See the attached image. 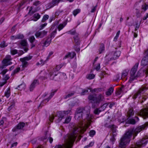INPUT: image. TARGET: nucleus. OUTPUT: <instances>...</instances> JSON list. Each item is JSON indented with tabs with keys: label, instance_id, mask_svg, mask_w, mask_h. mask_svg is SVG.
Wrapping results in <instances>:
<instances>
[{
	"label": "nucleus",
	"instance_id": "obj_1",
	"mask_svg": "<svg viewBox=\"0 0 148 148\" xmlns=\"http://www.w3.org/2000/svg\"><path fill=\"white\" fill-rule=\"evenodd\" d=\"M90 107H86L77 109L75 114V119L80 121L79 125L74 126L70 134L66 135L64 137V143L56 145L54 148H71L73 146L77 133H83L86 130L91 122L93 116L90 114Z\"/></svg>",
	"mask_w": 148,
	"mask_h": 148
},
{
	"label": "nucleus",
	"instance_id": "obj_2",
	"mask_svg": "<svg viewBox=\"0 0 148 148\" xmlns=\"http://www.w3.org/2000/svg\"><path fill=\"white\" fill-rule=\"evenodd\" d=\"M148 126V123L146 122L141 125L137 127L136 128H131L128 130L120 140L119 147L120 148H125L126 145L130 141V138L133 135L134 138L138 133L143 130L146 129Z\"/></svg>",
	"mask_w": 148,
	"mask_h": 148
},
{
	"label": "nucleus",
	"instance_id": "obj_3",
	"mask_svg": "<svg viewBox=\"0 0 148 148\" xmlns=\"http://www.w3.org/2000/svg\"><path fill=\"white\" fill-rule=\"evenodd\" d=\"M88 99L92 103V107L95 108L103 100L104 97L103 95L101 94L99 95L97 97H95L94 95H90L88 96Z\"/></svg>",
	"mask_w": 148,
	"mask_h": 148
},
{
	"label": "nucleus",
	"instance_id": "obj_4",
	"mask_svg": "<svg viewBox=\"0 0 148 148\" xmlns=\"http://www.w3.org/2000/svg\"><path fill=\"white\" fill-rule=\"evenodd\" d=\"M47 77L51 80L59 81L61 79L65 78L66 75L64 73H58V72H56L55 70H52Z\"/></svg>",
	"mask_w": 148,
	"mask_h": 148
},
{
	"label": "nucleus",
	"instance_id": "obj_5",
	"mask_svg": "<svg viewBox=\"0 0 148 148\" xmlns=\"http://www.w3.org/2000/svg\"><path fill=\"white\" fill-rule=\"evenodd\" d=\"M138 65V63H136L130 71V77L129 79V82H132L134 79H135L136 77L138 76V75L136 74V73L137 71Z\"/></svg>",
	"mask_w": 148,
	"mask_h": 148
},
{
	"label": "nucleus",
	"instance_id": "obj_6",
	"mask_svg": "<svg viewBox=\"0 0 148 148\" xmlns=\"http://www.w3.org/2000/svg\"><path fill=\"white\" fill-rule=\"evenodd\" d=\"M12 58H11L10 55H7L2 61L3 65L0 66V70L3 68L4 66H7L11 64L12 63L11 62V61L12 60Z\"/></svg>",
	"mask_w": 148,
	"mask_h": 148
},
{
	"label": "nucleus",
	"instance_id": "obj_7",
	"mask_svg": "<svg viewBox=\"0 0 148 148\" xmlns=\"http://www.w3.org/2000/svg\"><path fill=\"white\" fill-rule=\"evenodd\" d=\"M70 112V110H68L66 111H60L58 112L57 115L58 118V121L56 122L57 123L60 122L64 118V116L69 114Z\"/></svg>",
	"mask_w": 148,
	"mask_h": 148
},
{
	"label": "nucleus",
	"instance_id": "obj_8",
	"mask_svg": "<svg viewBox=\"0 0 148 148\" xmlns=\"http://www.w3.org/2000/svg\"><path fill=\"white\" fill-rule=\"evenodd\" d=\"M121 53L120 51H116L114 52L109 53L107 56L111 60H115L120 56Z\"/></svg>",
	"mask_w": 148,
	"mask_h": 148
},
{
	"label": "nucleus",
	"instance_id": "obj_9",
	"mask_svg": "<svg viewBox=\"0 0 148 148\" xmlns=\"http://www.w3.org/2000/svg\"><path fill=\"white\" fill-rule=\"evenodd\" d=\"M32 58V56H29L20 59V60L22 62V66L23 68H25L28 65L27 61L30 60Z\"/></svg>",
	"mask_w": 148,
	"mask_h": 148
},
{
	"label": "nucleus",
	"instance_id": "obj_10",
	"mask_svg": "<svg viewBox=\"0 0 148 148\" xmlns=\"http://www.w3.org/2000/svg\"><path fill=\"white\" fill-rule=\"evenodd\" d=\"M147 143L146 139L143 138L136 143L134 148H139L145 146Z\"/></svg>",
	"mask_w": 148,
	"mask_h": 148
},
{
	"label": "nucleus",
	"instance_id": "obj_11",
	"mask_svg": "<svg viewBox=\"0 0 148 148\" xmlns=\"http://www.w3.org/2000/svg\"><path fill=\"white\" fill-rule=\"evenodd\" d=\"M148 89V85H144L136 93L133 97V98L135 99L140 94V93H143V92L145 90Z\"/></svg>",
	"mask_w": 148,
	"mask_h": 148
},
{
	"label": "nucleus",
	"instance_id": "obj_12",
	"mask_svg": "<svg viewBox=\"0 0 148 148\" xmlns=\"http://www.w3.org/2000/svg\"><path fill=\"white\" fill-rule=\"evenodd\" d=\"M47 32L44 30L41 32H37L35 34V36L37 38H41L44 37L47 34Z\"/></svg>",
	"mask_w": 148,
	"mask_h": 148
},
{
	"label": "nucleus",
	"instance_id": "obj_13",
	"mask_svg": "<svg viewBox=\"0 0 148 148\" xmlns=\"http://www.w3.org/2000/svg\"><path fill=\"white\" fill-rule=\"evenodd\" d=\"M25 124L23 122L19 123L12 130L13 132L17 131L18 130L22 129L25 126Z\"/></svg>",
	"mask_w": 148,
	"mask_h": 148
},
{
	"label": "nucleus",
	"instance_id": "obj_14",
	"mask_svg": "<svg viewBox=\"0 0 148 148\" xmlns=\"http://www.w3.org/2000/svg\"><path fill=\"white\" fill-rule=\"evenodd\" d=\"M60 0H53L51 3L48 5L47 7V9L52 8L55 5H57L60 2Z\"/></svg>",
	"mask_w": 148,
	"mask_h": 148
},
{
	"label": "nucleus",
	"instance_id": "obj_15",
	"mask_svg": "<svg viewBox=\"0 0 148 148\" xmlns=\"http://www.w3.org/2000/svg\"><path fill=\"white\" fill-rule=\"evenodd\" d=\"M148 64V56H145L142 59L141 62V65L145 66Z\"/></svg>",
	"mask_w": 148,
	"mask_h": 148
},
{
	"label": "nucleus",
	"instance_id": "obj_16",
	"mask_svg": "<svg viewBox=\"0 0 148 148\" xmlns=\"http://www.w3.org/2000/svg\"><path fill=\"white\" fill-rule=\"evenodd\" d=\"M38 84V81L37 80L35 79L34 80L30 86L29 89L30 91H32L35 86Z\"/></svg>",
	"mask_w": 148,
	"mask_h": 148
},
{
	"label": "nucleus",
	"instance_id": "obj_17",
	"mask_svg": "<svg viewBox=\"0 0 148 148\" xmlns=\"http://www.w3.org/2000/svg\"><path fill=\"white\" fill-rule=\"evenodd\" d=\"M56 92V91L55 90L53 92H51L49 96L47 99L44 100L41 102L40 105H43V103H45L48 102L49 101V100L53 97V96L54 95L55 93Z\"/></svg>",
	"mask_w": 148,
	"mask_h": 148
},
{
	"label": "nucleus",
	"instance_id": "obj_18",
	"mask_svg": "<svg viewBox=\"0 0 148 148\" xmlns=\"http://www.w3.org/2000/svg\"><path fill=\"white\" fill-rule=\"evenodd\" d=\"M75 55L76 54L74 52H69L63 58V59H66L67 58L72 59L74 57Z\"/></svg>",
	"mask_w": 148,
	"mask_h": 148
},
{
	"label": "nucleus",
	"instance_id": "obj_19",
	"mask_svg": "<svg viewBox=\"0 0 148 148\" xmlns=\"http://www.w3.org/2000/svg\"><path fill=\"white\" fill-rule=\"evenodd\" d=\"M141 12H145L147 9H148V4L146 3H143L142 5Z\"/></svg>",
	"mask_w": 148,
	"mask_h": 148
},
{
	"label": "nucleus",
	"instance_id": "obj_20",
	"mask_svg": "<svg viewBox=\"0 0 148 148\" xmlns=\"http://www.w3.org/2000/svg\"><path fill=\"white\" fill-rule=\"evenodd\" d=\"M51 39L50 38H48L43 43L44 46H48L49 45L51 42Z\"/></svg>",
	"mask_w": 148,
	"mask_h": 148
},
{
	"label": "nucleus",
	"instance_id": "obj_21",
	"mask_svg": "<svg viewBox=\"0 0 148 148\" xmlns=\"http://www.w3.org/2000/svg\"><path fill=\"white\" fill-rule=\"evenodd\" d=\"M66 22H64L62 24H60L58 27V29L59 31H60L66 25Z\"/></svg>",
	"mask_w": 148,
	"mask_h": 148
},
{
	"label": "nucleus",
	"instance_id": "obj_22",
	"mask_svg": "<svg viewBox=\"0 0 148 148\" xmlns=\"http://www.w3.org/2000/svg\"><path fill=\"white\" fill-rule=\"evenodd\" d=\"M45 139L48 138L49 139L50 143H52L53 141V139L52 138L50 137V134H48L47 132H46L45 134Z\"/></svg>",
	"mask_w": 148,
	"mask_h": 148
},
{
	"label": "nucleus",
	"instance_id": "obj_23",
	"mask_svg": "<svg viewBox=\"0 0 148 148\" xmlns=\"http://www.w3.org/2000/svg\"><path fill=\"white\" fill-rule=\"evenodd\" d=\"M134 114V112L133 109L132 108L129 109L127 112V116L129 118L133 116Z\"/></svg>",
	"mask_w": 148,
	"mask_h": 148
},
{
	"label": "nucleus",
	"instance_id": "obj_24",
	"mask_svg": "<svg viewBox=\"0 0 148 148\" xmlns=\"http://www.w3.org/2000/svg\"><path fill=\"white\" fill-rule=\"evenodd\" d=\"M105 50V47L103 44H102L101 45L100 48L99 49V54H100L103 53Z\"/></svg>",
	"mask_w": 148,
	"mask_h": 148
},
{
	"label": "nucleus",
	"instance_id": "obj_25",
	"mask_svg": "<svg viewBox=\"0 0 148 148\" xmlns=\"http://www.w3.org/2000/svg\"><path fill=\"white\" fill-rule=\"evenodd\" d=\"M10 88H8L7 90L5 91V96L7 98H8L10 95Z\"/></svg>",
	"mask_w": 148,
	"mask_h": 148
},
{
	"label": "nucleus",
	"instance_id": "obj_26",
	"mask_svg": "<svg viewBox=\"0 0 148 148\" xmlns=\"http://www.w3.org/2000/svg\"><path fill=\"white\" fill-rule=\"evenodd\" d=\"M113 88L112 87H110L108 89V91L106 92V95L108 96L110 95L113 92Z\"/></svg>",
	"mask_w": 148,
	"mask_h": 148
},
{
	"label": "nucleus",
	"instance_id": "obj_27",
	"mask_svg": "<svg viewBox=\"0 0 148 148\" xmlns=\"http://www.w3.org/2000/svg\"><path fill=\"white\" fill-rule=\"evenodd\" d=\"M26 87V85L24 83L22 84L21 85L18 86V88H17L19 90H22L25 89Z\"/></svg>",
	"mask_w": 148,
	"mask_h": 148
},
{
	"label": "nucleus",
	"instance_id": "obj_28",
	"mask_svg": "<svg viewBox=\"0 0 148 148\" xmlns=\"http://www.w3.org/2000/svg\"><path fill=\"white\" fill-rule=\"evenodd\" d=\"M78 34L77 35L75 36H74V39L75 42L76 44L78 45L79 44V38L78 37Z\"/></svg>",
	"mask_w": 148,
	"mask_h": 148
},
{
	"label": "nucleus",
	"instance_id": "obj_29",
	"mask_svg": "<svg viewBox=\"0 0 148 148\" xmlns=\"http://www.w3.org/2000/svg\"><path fill=\"white\" fill-rule=\"evenodd\" d=\"M40 15L38 13H35L34 15V18L33 20L35 21H37L40 18Z\"/></svg>",
	"mask_w": 148,
	"mask_h": 148
},
{
	"label": "nucleus",
	"instance_id": "obj_30",
	"mask_svg": "<svg viewBox=\"0 0 148 148\" xmlns=\"http://www.w3.org/2000/svg\"><path fill=\"white\" fill-rule=\"evenodd\" d=\"M128 74L127 71H123L122 73L121 79H123L125 78L127 76Z\"/></svg>",
	"mask_w": 148,
	"mask_h": 148
},
{
	"label": "nucleus",
	"instance_id": "obj_31",
	"mask_svg": "<svg viewBox=\"0 0 148 148\" xmlns=\"http://www.w3.org/2000/svg\"><path fill=\"white\" fill-rule=\"evenodd\" d=\"M95 76V75L94 74H89L87 75L86 76V77L87 79H93Z\"/></svg>",
	"mask_w": 148,
	"mask_h": 148
},
{
	"label": "nucleus",
	"instance_id": "obj_32",
	"mask_svg": "<svg viewBox=\"0 0 148 148\" xmlns=\"http://www.w3.org/2000/svg\"><path fill=\"white\" fill-rule=\"evenodd\" d=\"M68 33L74 35V36L77 35L78 34L76 33L75 30L72 29L68 32Z\"/></svg>",
	"mask_w": 148,
	"mask_h": 148
},
{
	"label": "nucleus",
	"instance_id": "obj_33",
	"mask_svg": "<svg viewBox=\"0 0 148 148\" xmlns=\"http://www.w3.org/2000/svg\"><path fill=\"white\" fill-rule=\"evenodd\" d=\"M102 111L101 108H96L94 111V113L96 114H98L101 111Z\"/></svg>",
	"mask_w": 148,
	"mask_h": 148
},
{
	"label": "nucleus",
	"instance_id": "obj_34",
	"mask_svg": "<svg viewBox=\"0 0 148 148\" xmlns=\"http://www.w3.org/2000/svg\"><path fill=\"white\" fill-rule=\"evenodd\" d=\"M63 12V11L62 10H58L55 12V16H58L60 15Z\"/></svg>",
	"mask_w": 148,
	"mask_h": 148
},
{
	"label": "nucleus",
	"instance_id": "obj_35",
	"mask_svg": "<svg viewBox=\"0 0 148 148\" xmlns=\"http://www.w3.org/2000/svg\"><path fill=\"white\" fill-rule=\"evenodd\" d=\"M49 16L47 15H45L43 16V18L42 20V22H44L46 20H47L49 18Z\"/></svg>",
	"mask_w": 148,
	"mask_h": 148
},
{
	"label": "nucleus",
	"instance_id": "obj_36",
	"mask_svg": "<svg viewBox=\"0 0 148 148\" xmlns=\"http://www.w3.org/2000/svg\"><path fill=\"white\" fill-rule=\"evenodd\" d=\"M127 122L130 124H134L136 123V121L135 119H130L128 120Z\"/></svg>",
	"mask_w": 148,
	"mask_h": 148
},
{
	"label": "nucleus",
	"instance_id": "obj_37",
	"mask_svg": "<svg viewBox=\"0 0 148 148\" xmlns=\"http://www.w3.org/2000/svg\"><path fill=\"white\" fill-rule=\"evenodd\" d=\"M120 31L119 30L117 32L116 34V36H115V37L114 38V41H116L117 40V39L118 38L119 35L120 34Z\"/></svg>",
	"mask_w": 148,
	"mask_h": 148
},
{
	"label": "nucleus",
	"instance_id": "obj_38",
	"mask_svg": "<svg viewBox=\"0 0 148 148\" xmlns=\"http://www.w3.org/2000/svg\"><path fill=\"white\" fill-rule=\"evenodd\" d=\"M80 10L79 9H77L74 10L73 12V14L74 16H76V15L78 13L80 12Z\"/></svg>",
	"mask_w": 148,
	"mask_h": 148
},
{
	"label": "nucleus",
	"instance_id": "obj_39",
	"mask_svg": "<svg viewBox=\"0 0 148 148\" xmlns=\"http://www.w3.org/2000/svg\"><path fill=\"white\" fill-rule=\"evenodd\" d=\"M71 116H69L67 117L65 120L64 123H68L71 121Z\"/></svg>",
	"mask_w": 148,
	"mask_h": 148
},
{
	"label": "nucleus",
	"instance_id": "obj_40",
	"mask_svg": "<svg viewBox=\"0 0 148 148\" xmlns=\"http://www.w3.org/2000/svg\"><path fill=\"white\" fill-rule=\"evenodd\" d=\"M20 70V68L19 67H18L15 69L13 72L12 74V75H14L18 72Z\"/></svg>",
	"mask_w": 148,
	"mask_h": 148
},
{
	"label": "nucleus",
	"instance_id": "obj_41",
	"mask_svg": "<svg viewBox=\"0 0 148 148\" xmlns=\"http://www.w3.org/2000/svg\"><path fill=\"white\" fill-rule=\"evenodd\" d=\"M62 65H58L56 66V68L53 70H55L56 72H57L62 67Z\"/></svg>",
	"mask_w": 148,
	"mask_h": 148
},
{
	"label": "nucleus",
	"instance_id": "obj_42",
	"mask_svg": "<svg viewBox=\"0 0 148 148\" xmlns=\"http://www.w3.org/2000/svg\"><path fill=\"white\" fill-rule=\"evenodd\" d=\"M108 104L109 103H106L104 104L101 106V108L102 111L104 110Z\"/></svg>",
	"mask_w": 148,
	"mask_h": 148
},
{
	"label": "nucleus",
	"instance_id": "obj_43",
	"mask_svg": "<svg viewBox=\"0 0 148 148\" xmlns=\"http://www.w3.org/2000/svg\"><path fill=\"white\" fill-rule=\"evenodd\" d=\"M29 40L30 42L32 43L35 41V39L34 36H32L29 37Z\"/></svg>",
	"mask_w": 148,
	"mask_h": 148
},
{
	"label": "nucleus",
	"instance_id": "obj_44",
	"mask_svg": "<svg viewBox=\"0 0 148 148\" xmlns=\"http://www.w3.org/2000/svg\"><path fill=\"white\" fill-rule=\"evenodd\" d=\"M88 89H89V88H88L87 89H84L83 90L81 93V95H84L86 94L88 92ZM89 89L90 90V89Z\"/></svg>",
	"mask_w": 148,
	"mask_h": 148
},
{
	"label": "nucleus",
	"instance_id": "obj_45",
	"mask_svg": "<svg viewBox=\"0 0 148 148\" xmlns=\"http://www.w3.org/2000/svg\"><path fill=\"white\" fill-rule=\"evenodd\" d=\"M74 94V92H71L69 94H68L67 95H66L64 97L65 99H66L68 98H69L72 96Z\"/></svg>",
	"mask_w": 148,
	"mask_h": 148
},
{
	"label": "nucleus",
	"instance_id": "obj_46",
	"mask_svg": "<svg viewBox=\"0 0 148 148\" xmlns=\"http://www.w3.org/2000/svg\"><path fill=\"white\" fill-rule=\"evenodd\" d=\"M45 63V62L44 61L42 60H40V62H37L36 63L37 65H42Z\"/></svg>",
	"mask_w": 148,
	"mask_h": 148
},
{
	"label": "nucleus",
	"instance_id": "obj_47",
	"mask_svg": "<svg viewBox=\"0 0 148 148\" xmlns=\"http://www.w3.org/2000/svg\"><path fill=\"white\" fill-rule=\"evenodd\" d=\"M95 131L94 130H91L89 132V135L91 137H93L95 134Z\"/></svg>",
	"mask_w": 148,
	"mask_h": 148
},
{
	"label": "nucleus",
	"instance_id": "obj_48",
	"mask_svg": "<svg viewBox=\"0 0 148 148\" xmlns=\"http://www.w3.org/2000/svg\"><path fill=\"white\" fill-rule=\"evenodd\" d=\"M57 32L56 29L55 30L53 31L51 33V38H54L55 36V34H56Z\"/></svg>",
	"mask_w": 148,
	"mask_h": 148
},
{
	"label": "nucleus",
	"instance_id": "obj_49",
	"mask_svg": "<svg viewBox=\"0 0 148 148\" xmlns=\"http://www.w3.org/2000/svg\"><path fill=\"white\" fill-rule=\"evenodd\" d=\"M7 45L5 44V42L3 41L0 44V47L1 48H3L6 47Z\"/></svg>",
	"mask_w": 148,
	"mask_h": 148
},
{
	"label": "nucleus",
	"instance_id": "obj_50",
	"mask_svg": "<svg viewBox=\"0 0 148 148\" xmlns=\"http://www.w3.org/2000/svg\"><path fill=\"white\" fill-rule=\"evenodd\" d=\"M20 44L22 46H25L27 45L26 41L25 40H22L21 41Z\"/></svg>",
	"mask_w": 148,
	"mask_h": 148
},
{
	"label": "nucleus",
	"instance_id": "obj_51",
	"mask_svg": "<svg viewBox=\"0 0 148 148\" xmlns=\"http://www.w3.org/2000/svg\"><path fill=\"white\" fill-rule=\"evenodd\" d=\"M122 92V87H121L117 91L116 94L117 95H119Z\"/></svg>",
	"mask_w": 148,
	"mask_h": 148
},
{
	"label": "nucleus",
	"instance_id": "obj_52",
	"mask_svg": "<svg viewBox=\"0 0 148 148\" xmlns=\"http://www.w3.org/2000/svg\"><path fill=\"white\" fill-rule=\"evenodd\" d=\"M16 37L17 39H22L23 38L24 36L22 34H18L16 35Z\"/></svg>",
	"mask_w": 148,
	"mask_h": 148
},
{
	"label": "nucleus",
	"instance_id": "obj_53",
	"mask_svg": "<svg viewBox=\"0 0 148 148\" xmlns=\"http://www.w3.org/2000/svg\"><path fill=\"white\" fill-rule=\"evenodd\" d=\"M17 53V51L16 49H14L11 51V53L12 55H14Z\"/></svg>",
	"mask_w": 148,
	"mask_h": 148
},
{
	"label": "nucleus",
	"instance_id": "obj_54",
	"mask_svg": "<svg viewBox=\"0 0 148 148\" xmlns=\"http://www.w3.org/2000/svg\"><path fill=\"white\" fill-rule=\"evenodd\" d=\"M17 145V142L13 143L12 144L11 148H16V146Z\"/></svg>",
	"mask_w": 148,
	"mask_h": 148
},
{
	"label": "nucleus",
	"instance_id": "obj_55",
	"mask_svg": "<svg viewBox=\"0 0 148 148\" xmlns=\"http://www.w3.org/2000/svg\"><path fill=\"white\" fill-rule=\"evenodd\" d=\"M94 143L93 142H91L89 144V145L86 146L84 148H87L88 147H91L93 145H94Z\"/></svg>",
	"mask_w": 148,
	"mask_h": 148
},
{
	"label": "nucleus",
	"instance_id": "obj_56",
	"mask_svg": "<svg viewBox=\"0 0 148 148\" xmlns=\"http://www.w3.org/2000/svg\"><path fill=\"white\" fill-rule=\"evenodd\" d=\"M100 68V64H98L95 67V69L97 71H98L99 70Z\"/></svg>",
	"mask_w": 148,
	"mask_h": 148
},
{
	"label": "nucleus",
	"instance_id": "obj_57",
	"mask_svg": "<svg viewBox=\"0 0 148 148\" xmlns=\"http://www.w3.org/2000/svg\"><path fill=\"white\" fill-rule=\"evenodd\" d=\"M47 25V23H45L44 24L41 25L40 27V29H42L46 25Z\"/></svg>",
	"mask_w": 148,
	"mask_h": 148
},
{
	"label": "nucleus",
	"instance_id": "obj_58",
	"mask_svg": "<svg viewBox=\"0 0 148 148\" xmlns=\"http://www.w3.org/2000/svg\"><path fill=\"white\" fill-rule=\"evenodd\" d=\"M114 78H115V79H114V80H116V81H117L119 79H120V77H119V75L118 74V75H117L114 77Z\"/></svg>",
	"mask_w": 148,
	"mask_h": 148
},
{
	"label": "nucleus",
	"instance_id": "obj_59",
	"mask_svg": "<svg viewBox=\"0 0 148 148\" xmlns=\"http://www.w3.org/2000/svg\"><path fill=\"white\" fill-rule=\"evenodd\" d=\"M54 118V116L53 115H51L49 116V121L52 122L53 121V119Z\"/></svg>",
	"mask_w": 148,
	"mask_h": 148
},
{
	"label": "nucleus",
	"instance_id": "obj_60",
	"mask_svg": "<svg viewBox=\"0 0 148 148\" xmlns=\"http://www.w3.org/2000/svg\"><path fill=\"white\" fill-rule=\"evenodd\" d=\"M9 78V77L8 75H6L4 77V79L5 80V81H6Z\"/></svg>",
	"mask_w": 148,
	"mask_h": 148
},
{
	"label": "nucleus",
	"instance_id": "obj_61",
	"mask_svg": "<svg viewBox=\"0 0 148 148\" xmlns=\"http://www.w3.org/2000/svg\"><path fill=\"white\" fill-rule=\"evenodd\" d=\"M97 5H96L95 6L93 7L92 8V9L91 11V12H94L95 10H96V8H97Z\"/></svg>",
	"mask_w": 148,
	"mask_h": 148
},
{
	"label": "nucleus",
	"instance_id": "obj_62",
	"mask_svg": "<svg viewBox=\"0 0 148 148\" xmlns=\"http://www.w3.org/2000/svg\"><path fill=\"white\" fill-rule=\"evenodd\" d=\"M40 4V2L38 1H36L34 2L33 4L35 5H37Z\"/></svg>",
	"mask_w": 148,
	"mask_h": 148
},
{
	"label": "nucleus",
	"instance_id": "obj_63",
	"mask_svg": "<svg viewBox=\"0 0 148 148\" xmlns=\"http://www.w3.org/2000/svg\"><path fill=\"white\" fill-rule=\"evenodd\" d=\"M148 18V13H147L146 14V15L144 16L143 18V20H145L147 19V18Z\"/></svg>",
	"mask_w": 148,
	"mask_h": 148
},
{
	"label": "nucleus",
	"instance_id": "obj_64",
	"mask_svg": "<svg viewBox=\"0 0 148 148\" xmlns=\"http://www.w3.org/2000/svg\"><path fill=\"white\" fill-rule=\"evenodd\" d=\"M7 71L8 70L7 69H5L3 70L1 73L3 75L6 73Z\"/></svg>",
	"mask_w": 148,
	"mask_h": 148
}]
</instances>
